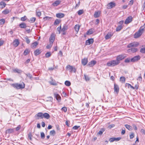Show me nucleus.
Listing matches in <instances>:
<instances>
[{
    "instance_id": "nucleus-32",
    "label": "nucleus",
    "mask_w": 145,
    "mask_h": 145,
    "mask_svg": "<svg viewBox=\"0 0 145 145\" xmlns=\"http://www.w3.org/2000/svg\"><path fill=\"white\" fill-rule=\"evenodd\" d=\"M125 80V77L123 76H121L120 77V81L122 83H124Z\"/></svg>"
},
{
    "instance_id": "nucleus-42",
    "label": "nucleus",
    "mask_w": 145,
    "mask_h": 145,
    "mask_svg": "<svg viewBox=\"0 0 145 145\" xmlns=\"http://www.w3.org/2000/svg\"><path fill=\"white\" fill-rule=\"evenodd\" d=\"M65 84L67 86H69L71 85V82L68 81H66L65 83Z\"/></svg>"
},
{
    "instance_id": "nucleus-37",
    "label": "nucleus",
    "mask_w": 145,
    "mask_h": 145,
    "mask_svg": "<svg viewBox=\"0 0 145 145\" xmlns=\"http://www.w3.org/2000/svg\"><path fill=\"white\" fill-rule=\"evenodd\" d=\"M9 10L8 9H7L3 11L2 13L4 14H6L9 13Z\"/></svg>"
},
{
    "instance_id": "nucleus-15",
    "label": "nucleus",
    "mask_w": 145,
    "mask_h": 145,
    "mask_svg": "<svg viewBox=\"0 0 145 145\" xmlns=\"http://www.w3.org/2000/svg\"><path fill=\"white\" fill-rule=\"evenodd\" d=\"M96 63V61L94 60H93L89 62L88 65L90 67H92Z\"/></svg>"
},
{
    "instance_id": "nucleus-21",
    "label": "nucleus",
    "mask_w": 145,
    "mask_h": 145,
    "mask_svg": "<svg viewBox=\"0 0 145 145\" xmlns=\"http://www.w3.org/2000/svg\"><path fill=\"white\" fill-rule=\"evenodd\" d=\"M64 16V14L62 13H58L56 14V16L58 18H62Z\"/></svg>"
},
{
    "instance_id": "nucleus-46",
    "label": "nucleus",
    "mask_w": 145,
    "mask_h": 145,
    "mask_svg": "<svg viewBox=\"0 0 145 145\" xmlns=\"http://www.w3.org/2000/svg\"><path fill=\"white\" fill-rule=\"evenodd\" d=\"M25 39L26 40V41L27 43L28 44L30 42V40L28 38V37L26 36V37H25Z\"/></svg>"
},
{
    "instance_id": "nucleus-20",
    "label": "nucleus",
    "mask_w": 145,
    "mask_h": 145,
    "mask_svg": "<svg viewBox=\"0 0 145 145\" xmlns=\"http://www.w3.org/2000/svg\"><path fill=\"white\" fill-rule=\"evenodd\" d=\"M43 118L47 119H49L50 117L49 114L47 113H45L44 114H43Z\"/></svg>"
},
{
    "instance_id": "nucleus-27",
    "label": "nucleus",
    "mask_w": 145,
    "mask_h": 145,
    "mask_svg": "<svg viewBox=\"0 0 145 145\" xmlns=\"http://www.w3.org/2000/svg\"><path fill=\"white\" fill-rule=\"evenodd\" d=\"M68 29V26L66 25H64L63 28L61 29V31L64 32L66 30Z\"/></svg>"
},
{
    "instance_id": "nucleus-11",
    "label": "nucleus",
    "mask_w": 145,
    "mask_h": 145,
    "mask_svg": "<svg viewBox=\"0 0 145 145\" xmlns=\"http://www.w3.org/2000/svg\"><path fill=\"white\" fill-rule=\"evenodd\" d=\"M115 6V3L113 2L109 3L107 5V7L108 9H110L114 7Z\"/></svg>"
},
{
    "instance_id": "nucleus-24",
    "label": "nucleus",
    "mask_w": 145,
    "mask_h": 145,
    "mask_svg": "<svg viewBox=\"0 0 145 145\" xmlns=\"http://www.w3.org/2000/svg\"><path fill=\"white\" fill-rule=\"evenodd\" d=\"M61 2V1L59 0L56 1L52 3V5L54 6H57L60 4Z\"/></svg>"
},
{
    "instance_id": "nucleus-52",
    "label": "nucleus",
    "mask_w": 145,
    "mask_h": 145,
    "mask_svg": "<svg viewBox=\"0 0 145 145\" xmlns=\"http://www.w3.org/2000/svg\"><path fill=\"white\" fill-rule=\"evenodd\" d=\"M45 56L46 57H49L51 56V53L50 52H47Z\"/></svg>"
},
{
    "instance_id": "nucleus-25",
    "label": "nucleus",
    "mask_w": 145,
    "mask_h": 145,
    "mask_svg": "<svg viewBox=\"0 0 145 145\" xmlns=\"http://www.w3.org/2000/svg\"><path fill=\"white\" fill-rule=\"evenodd\" d=\"M19 27L22 28H25L26 27V24L24 23H22L19 24Z\"/></svg>"
},
{
    "instance_id": "nucleus-23",
    "label": "nucleus",
    "mask_w": 145,
    "mask_h": 145,
    "mask_svg": "<svg viewBox=\"0 0 145 145\" xmlns=\"http://www.w3.org/2000/svg\"><path fill=\"white\" fill-rule=\"evenodd\" d=\"M80 26L79 25L76 24L74 27V29L77 33L79 30Z\"/></svg>"
},
{
    "instance_id": "nucleus-36",
    "label": "nucleus",
    "mask_w": 145,
    "mask_h": 145,
    "mask_svg": "<svg viewBox=\"0 0 145 145\" xmlns=\"http://www.w3.org/2000/svg\"><path fill=\"white\" fill-rule=\"evenodd\" d=\"M105 130V128H101V129L99 131V132L98 133V134L100 135H101L103 132Z\"/></svg>"
},
{
    "instance_id": "nucleus-59",
    "label": "nucleus",
    "mask_w": 145,
    "mask_h": 145,
    "mask_svg": "<svg viewBox=\"0 0 145 145\" xmlns=\"http://www.w3.org/2000/svg\"><path fill=\"white\" fill-rule=\"evenodd\" d=\"M80 127V126H74L72 128L75 130H77V129L78 128H79Z\"/></svg>"
},
{
    "instance_id": "nucleus-6",
    "label": "nucleus",
    "mask_w": 145,
    "mask_h": 145,
    "mask_svg": "<svg viewBox=\"0 0 145 145\" xmlns=\"http://www.w3.org/2000/svg\"><path fill=\"white\" fill-rule=\"evenodd\" d=\"M139 45V43L137 42H134L129 44L128 45L127 47L128 48H131L133 47H137Z\"/></svg>"
},
{
    "instance_id": "nucleus-49",
    "label": "nucleus",
    "mask_w": 145,
    "mask_h": 145,
    "mask_svg": "<svg viewBox=\"0 0 145 145\" xmlns=\"http://www.w3.org/2000/svg\"><path fill=\"white\" fill-rule=\"evenodd\" d=\"M130 60H131V59L130 58H128L125 60L124 61L126 63H129L130 61Z\"/></svg>"
},
{
    "instance_id": "nucleus-40",
    "label": "nucleus",
    "mask_w": 145,
    "mask_h": 145,
    "mask_svg": "<svg viewBox=\"0 0 145 145\" xmlns=\"http://www.w3.org/2000/svg\"><path fill=\"white\" fill-rule=\"evenodd\" d=\"M60 22V20H59L58 19H57L55 20L54 23V25H56L59 24Z\"/></svg>"
},
{
    "instance_id": "nucleus-35",
    "label": "nucleus",
    "mask_w": 145,
    "mask_h": 145,
    "mask_svg": "<svg viewBox=\"0 0 145 145\" xmlns=\"http://www.w3.org/2000/svg\"><path fill=\"white\" fill-rule=\"evenodd\" d=\"M13 71L15 72H17L18 73H20L22 72L21 70L17 68L13 69Z\"/></svg>"
},
{
    "instance_id": "nucleus-14",
    "label": "nucleus",
    "mask_w": 145,
    "mask_h": 145,
    "mask_svg": "<svg viewBox=\"0 0 145 145\" xmlns=\"http://www.w3.org/2000/svg\"><path fill=\"white\" fill-rule=\"evenodd\" d=\"M19 44V42L18 39H15L13 42V44L14 47H16Z\"/></svg>"
},
{
    "instance_id": "nucleus-16",
    "label": "nucleus",
    "mask_w": 145,
    "mask_h": 145,
    "mask_svg": "<svg viewBox=\"0 0 145 145\" xmlns=\"http://www.w3.org/2000/svg\"><path fill=\"white\" fill-rule=\"evenodd\" d=\"M88 62V59L86 58H85L82 60V63L84 65H86Z\"/></svg>"
},
{
    "instance_id": "nucleus-28",
    "label": "nucleus",
    "mask_w": 145,
    "mask_h": 145,
    "mask_svg": "<svg viewBox=\"0 0 145 145\" xmlns=\"http://www.w3.org/2000/svg\"><path fill=\"white\" fill-rule=\"evenodd\" d=\"M6 5V4L3 2H1L0 3V8H3Z\"/></svg>"
},
{
    "instance_id": "nucleus-29",
    "label": "nucleus",
    "mask_w": 145,
    "mask_h": 145,
    "mask_svg": "<svg viewBox=\"0 0 145 145\" xmlns=\"http://www.w3.org/2000/svg\"><path fill=\"white\" fill-rule=\"evenodd\" d=\"M93 29H89L86 32V34L88 35L92 34L93 33Z\"/></svg>"
},
{
    "instance_id": "nucleus-55",
    "label": "nucleus",
    "mask_w": 145,
    "mask_h": 145,
    "mask_svg": "<svg viewBox=\"0 0 145 145\" xmlns=\"http://www.w3.org/2000/svg\"><path fill=\"white\" fill-rule=\"evenodd\" d=\"M47 101H52L53 100V98L52 97H47Z\"/></svg>"
},
{
    "instance_id": "nucleus-5",
    "label": "nucleus",
    "mask_w": 145,
    "mask_h": 145,
    "mask_svg": "<svg viewBox=\"0 0 145 145\" xmlns=\"http://www.w3.org/2000/svg\"><path fill=\"white\" fill-rule=\"evenodd\" d=\"M66 70H69L70 72H76V69L75 68L69 65H68L66 67Z\"/></svg>"
},
{
    "instance_id": "nucleus-7",
    "label": "nucleus",
    "mask_w": 145,
    "mask_h": 145,
    "mask_svg": "<svg viewBox=\"0 0 145 145\" xmlns=\"http://www.w3.org/2000/svg\"><path fill=\"white\" fill-rule=\"evenodd\" d=\"M43 113L42 112H39L35 116V117L37 120L42 119L43 118Z\"/></svg>"
},
{
    "instance_id": "nucleus-22",
    "label": "nucleus",
    "mask_w": 145,
    "mask_h": 145,
    "mask_svg": "<svg viewBox=\"0 0 145 145\" xmlns=\"http://www.w3.org/2000/svg\"><path fill=\"white\" fill-rule=\"evenodd\" d=\"M38 44L37 42L35 41L32 43L31 45V47L32 48H35Z\"/></svg>"
},
{
    "instance_id": "nucleus-48",
    "label": "nucleus",
    "mask_w": 145,
    "mask_h": 145,
    "mask_svg": "<svg viewBox=\"0 0 145 145\" xmlns=\"http://www.w3.org/2000/svg\"><path fill=\"white\" fill-rule=\"evenodd\" d=\"M40 135L41 138L42 139H44V138L45 136L44 133L43 132H41Z\"/></svg>"
},
{
    "instance_id": "nucleus-39",
    "label": "nucleus",
    "mask_w": 145,
    "mask_h": 145,
    "mask_svg": "<svg viewBox=\"0 0 145 145\" xmlns=\"http://www.w3.org/2000/svg\"><path fill=\"white\" fill-rule=\"evenodd\" d=\"M122 28V26L121 25H120L118 26L116 28V30L117 31H119Z\"/></svg>"
},
{
    "instance_id": "nucleus-54",
    "label": "nucleus",
    "mask_w": 145,
    "mask_h": 145,
    "mask_svg": "<svg viewBox=\"0 0 145 145\" xmlns=\"http://www.w3.org/2000/svg\"><path fill=\"white\" fill-rule=\"evenodd\" d=\"M61 26L60 25L59 27H58L57 28V31L59 32V34L60 33V31L61 30Z\"/></svg>"
},
{
    "instance_id": "nucleus-57",
    "label": "nucleus",
    "mask_w": 145,
    "mask_h": 145,
    "mask_svg": "<svg viewBox=\"0 0 145 145\" xmlns=\"http://www.w3.org/2000/svg\"><path fill=\"white\" fill-rule=\"evenodd\" d=\"M36 18H32L30 19V21L31 23H33L35 21Z\"/></svg>"
},
{
    "instance_id": "nucleus-38",
    "label": "nucleus",
    "mask_w": 145,
    "mask_h": 145,
    "mask_svg": "<svg viewBox=\"0 0 145 145\" xmlns=\"http://www.w3.org/2000/svg\"><path fill=\"white\" fill-rule=\"evenodd\" d=\"M125 126L126 128L129 130H132V127L131 126L128 125H125Z\"/></svg>"
},
{
    "instance_id": "nucleus-4",
    "label": "nucleus",
    "mask_w": 145,
    "mask_h": 145,
    "mask_svg": "<svg viewBox=\"0 0 145 145\" xmlns=\"http://www.w3.org/2000/svg\"><path fill=\"white\" fill-rule=\"evenodd\" d=\"M127 55L125 54H123L119 55L116 56V59L120 63V61L124 59L125 58L127 57Z\"/></svg>"
},
{
    "instance_id": "nucleus-34",
    "label": "nucleus",
    "mask_w": 145,
    "mask_h": 145,
    "mask_svg": "<svg viewBox=\"0 0 145 145\" xmlns=\"http://www.w3.org/2000/svg\"><path fill=\"white\" fill-rule=\"evenodd\" d=\"M100 12L99 11L95 12L94 14L95 17L96 18L99 17L100 16Z\"/></svg>"
},
{
    "instance_id": "nucleus-33",
    "label": "nucleus",
    "mask_w": 145,
    "mask_h": 145,
    "mask_svg": "<svg viewBox=\"0 0 145 145\" xmlns=\"http://www.w3.org/2000/svg\"><path fill=\"white\" fill-rule=\"evenodd\" d=\"M36 14L37 16L40 17L41 15V12L39 10H36Z\"/></svg>"
},
{
    "instance_id": "nucleus-44",
    "label": "nucleus",
    "mask_w": 145,
    "mask_h": 145,
    "mask_svg": "<svg viewBox=\"0 0 145 145\" xmlns=\"http://www.w3.org/2000/svg\"><path fill=\"white\" fill-rule=\"evenodd\" d=\"M84 12V11L82 10H79L78 12V14L79 15H80L82 14Z\"/></svg>"
},
{
    "instance_id": "nucleus-10",
    "label": "nucleus",
    "mask_w": 145,
    "mask_h": 145,
    "mask_svg": "<svg viewBox=\"0 0 145 145\" xmlns=\"http://www.w3.org/2000/svg\"><path fill=\"white\" fill-rule=\"evenodd\" d=\"M55 39L54 34H52L49 38V42L53 43Z\"/></svg>"
},
{
    "instance_id": "nucleus-53",
    "label": "nucleus",
    "mask_w": 145,
    "mask_h": 145,
    "mask_svg": "<svg viewBox=\"0 0 145 145\" xmlns=\"http://www.w3.org/2000/svg\"><path fill=\"white\" fill-rule=\"evenodd\" d=\"M137 80H138L139 81L141 82L142 80V78L141 76V74H140L138 78H137Z\"/></svg>"
},
{
    "instance_id": "nucleus-45",
    "label": "nucleus",
    "mask_w": 145,
    "mask_h": 145,
    "mask_svg": "<svg viewBox=\"0 0 145 145\" xmlns=\"http://www.w3.org/2000/svg\"><path fill=\"white\" fill-rule=\"evenodd\" d=\"M29 51L27 49L25 50L24 52V55L25 56L27 55L29 53Z\"/></svg>"
},
{
    "instance_id": "nucleus-12",
    "label": "nucleus",
    "mask_w": 145,
    "mask_h": 145,
    "mask_svg": "<svg viewBox=\"0 0 145 145\" xmlns=\"http://www.w3.org/2000/svg\"><path fill=\"white\" fill-rule=\"evenodd\" d=\"M94 40L93 39H89L86 41V45H89L92 44Z\"/></svg>"
},
{
    "instance_id": "nucleus-8",
    "label": "nucleus",
    "mask_w": 145,
    "mask_h": 145,
    "mask_svg": "<svg viewBox=\"0 0 145 145\" xmlns=\"http://www.w3.org/2000/svg\"><path fill=\"white\" fill-rule=\"evenodd\" d=\"M132 17L131 16L128 17L126 19L125 23L126 24H128L132 21Z\"/></svg>"
},
{
    "instance_id": "nucleus-26",
    "label": "nucleus",
    "mask_w": 145,
    "mask_h": 145,
    "mask_svg": "<svg viewBox=\"0 0 145 145\" xmlns=\"http://www.w3.org/2000/svg\"><path fill=\"white\" fill-rule=\"evenodd\" d=\"M41 50L38 49L36 50L34 52V54L35 55L37 56L41 53Z\"/></svg>"
},
{
    "instance_id": "nucleus-2",
    "label": "nucleus",
    "mask_w": 145,
    "mask_h": 145,
    "mask_svg": "<svg viewBox=\"0 0 145 145\" xmlns=\"http://www.w3.org/2000/svg\"><path fill=\"white\" fill-rule=\"evenodd\" d=\"M11 86L17 89H22L25 88V84L23 83L22 84L18 83L12 84Z\"/></svg>"
},
{
    "instance_id": "nucleus-60",
    "label": "nucleus",
    "mask_w": 145,
    "mask_h": 145,
    "mask_svg": "<svg viewBox=\"0 0 145 145\" xmlns=\"http://www.w3.org/2000/svg\"><path fill=\"white\" fill-rule=\"evenodd\" d=\"M61 110L65 112H66L67 111V109L66 107H63L61 108Z\"/></svg>"
},
{
    "instance_id": "nucleus-9",
    "label": "nucleus",
    "mask_w": 145,
    "mask_h": 145,
    "mask_svg": "<svg viewBox=\"0 0 145 145\" xmlns=\"http://www.w3.org/2000/svg\"><path fill=\"white\" fill-rule=\"evenodd\" d=\"M140 59V57L139 56H136L131 59V61L135 62L139 60Z\"/></svg>"
},
{
    "instance_id": "nucleus-17",
    "label": "nucleus",
    "mask_w": 145,
    "mask_h": 145,
    "mask_svg": "<svg viewBox=\"0 0 145 145\" xmlns=\"http://www.w3.org/2000/svg\"><path fill=\"white\" fill-rule=\"evenodd\" d=\"M137 50V49L136 48H131L128 50L129 52L134 53L136 52Z\"/></svg>"
},
{
    "instance_id": "nucleus-19",
    "label": "nucleus",
    "mask_w": 145,
    "mask_h": 145,
    "mask_svg": "<svg viewBox=\"0 0 145 145\" xmlns=\"http://www.w3.org/2000/svg\"><path fill=\"white\" fill-rule=\"evenodd\" d=\"M114 91L117 93L119 91V88L118 86L116 84H114Z\"/></svg>"
},
{
    "instance_id": "nucleus-50",
    "label": "nucleus",
    "mask_w": 145,
    "mask_h": 145,
    "mask_svg": "<svg viewBox=\"0 0 145 145\" xmlns=\"http://www.w3.org/2000/svg\"><path fill=\"white\" fill-rule=\"evenodd\" d=\"M50 84L52 85L56 86L57 85V83L55 82H54V81H53V80L51 81L50 82Z\"/></svg>"
},
{
    "instance_id": "nucleus-58",
    "label": "nucleus",
    "mask_w": 145,
    "mask_h": 145,
    "mask_svg": "<svg viewBox=\"0 0 145 145\" xmlns=\"http://www.w3.org/2000/svg\"><path fill=\"white\" fill-rule=\"evenodd\" d=\"M140 52L142 53H145V48H142L140 50Z\"/></svg>"
},
{
    "instance_id": "nucleus-61",
    "label": "nucleus",
    "mask_w": 145,
    "mask_h": 145,
    "mask_svg": "<svg viewBox=\"0 0 145 145\" xmlns=\"http://www.w3.org/2000/svg\"><path fill=\"white\" fill-rule=\"evenodd\" d=\"M32 135L31 133H29L28 135V138L30 139V140H32Z\"/></svg>"
},
{
    "instance_id": "nucleus-13",
    "label": "nucleus",
    "mask_w": 145,
    "mask_h": 145,
    "mask_svg": "<svg viewBox=\"0 0 145 145\" xmlns=\"http://www.w3.org/2000/svg\"><path fill=\"white\" fill-rule=\"evenodd\" d=\"M113 35V33L111 32H109L105 36V38L106 39H108L110 38Z\"/></svg>"
},
{
    "instance_id": "nucleus-56",
    "label": "nucleus",
    "mask_w": 145,
    "mask_h": 145,
    "mask_svg": "<svg viewBox=\"0 0 145 145\" xmlns=\"http://www.w3.org/2000/svg\"><path fill=\"white\" fill-rule=\"evenodd\" d=\"M27 18L26 16H24V17H22L21 20L22 21H24Z\"/></svg>"
},
{
    "instance_id": "nucleus-63",
    "label": "nucleus",
    "mask_w": 145,
    "mask_h": 145,
    "mask_svg": "<svg viewBox=\"0 0 145 145\" xmlns=\"http://www.w3.org/2000/svg\"><path fill=\"white\" fill-rule=\"evenodd\" d=\"M133 3V0H131L129 3V5H132Z\"/></svg>"
},
{
    "instance_id": "nucleus-64",
    "label": "nucleus",
    "mask_w": 145,
    "mask_h": 145,
    "mask_svg": "<svg viewBox=\"0 0 145 145\" xmlns=\"http://www.w3.org/2000/svg\"><path fill=\"white\" fill-rule=\"evenodd\" d=\"M134 134L133 133H131L130 135V139H132L134 137Z\"/></svg>"
},
{
    "instance_id": "nucleus-18",
    "label": "nucleus",
    "mask_w": 145,
    "mask_h": 145,
    "mask_svg": "<svg viewBox=\"0 0 145 145\" xmlns=\"http://www.w3.org/2000/svg\"><path fill=\"white\" fill-rule=\"evenodd\" d=\"M14 131V129L10 128L7 130L6 133L10 134L13 133Z\"/></svg>"
},
{
    "instance_id": "nucleus-62",
    "label": "nucleus",
    "mask_w": 145,
    "mask_h": 145,
    "mask_svg": "<svg viewBox=\"0 0 145 145\" xmlns=\"http://www.w3.org/2000/svg\"><path fill=\"white\" fill-rule=\"evenodd\" d=\"M114 141H115L114 138H111L109 139V141L110 142H112Z\"/></svg>"
},
{
    "instance_id": "nucleus-1",
    "label": "nucleus",
    "mask_w": 145,
    "mask_h": 145,
    "mask_svg": "<svg viewBox=\"0 0 145 145\" xmlns=\"http://www.w3.org/2000/svg\"><path fill=\"white\" fill-rule=\"evenodd\" d=\"M145 25V24H144ZM144 25L140 27L139 30L134 35V37L135 38H137L140 37L143 33L144 29Z\"/></svg>"
},
{
    "instance_id": "nucleus-41",
    "label": "nucleus",
    "mask_w": 145,
    "mask_h": 145,
    "mask_svg": "<svg viewBox=\"0 0 145 145\" xmlns=\"http://www.w3.org/2000/svg\"><path fill=\"white\" fill-rule=\"evenodd\" d=\"M50 134L51 135L54 136L56 134V132L54 130H52L50 132Z\"/></svg>"
},
{
    "instance_id": "nucleus-43",
    "label": "nucleus",
    "mask_w": 145,
    "mask_h": 145,
    "mask_svg": "<svg viewBox=\"0 0 145 145\" xmlns=\"http://www.w3.org/2000/svg\"><path fill=\"white\" fill-rule=\"evenodd\" d=\"M5 22V20L4 19H2L0 20V24L2 25L4 24Z\"/></svg>"
},
{
    "instance_id": "nucleus-30",
    "label": "nucleus",
    "mask_w": 145,
    "mask_h": 145,
    "mask_svg": "<svg viewBox=\"0 0 145 145\" xmlns=\"http://www.w3.org/2000/svg\"><path fill=\"white\" fill-rule=\"evenodd\" d=\"M25 75L29 77V78H30L31 80H33V77L32 76V75L29 73H27L25 74Z\"/></svg>"
},
{
    "instance_id": "nucleus-3",
    "label": "nucleus",
    "mask_w": 145,
    "mask_h": 145,
    "mask_svg": "<svg viewBox=\"0 0 145 145\" xmlns=\"http://www.w3.org/2000/svg\"><path fill=\"white\" fill-rule=\"evenodd\" d=\"M119 63L116 59V60H113L108 62L107 63V65L108 66H114L118 65Z\"/></svg>"
},
{
    "instance_id": "nucleus-31",
    "label": "nucleus",
    "mask_w": 145,
    "mask_h": 145,
    "mask_svg": "<svg viewBox=\"0 0 145 145\" xmlns=\"http://www.w3.org/2000/svg\"><path fill=\"white\" fill-rule=\"evenodd\" d=\"M54 95L57 100L58 101H59L61 100V97L58 94H54Z\"/></svg>"
},
{
    "instance_id": "nucleus-47",
    "label": "nucleus",
    "mask_w": 145,
    "mask_h": 145,
    "mask_svg": "<svg viewBox=\"0 0 145 145\" xmlns=\"http://www.w3.org/2000/svg\"><path fill=\"white\" fill-rule=\"evenodd\" d=\"M52 44H53L52 43H51L50 42L49 44L48 45L46 46L47 48L49 49V48H51L52 47Z\"/></svg>"
},
{
    "instance_id": "nucleus-51",
    "label": "nucleus",
    "mask_w": 145,
    "mask_h": 145,
    "mask_svg": "<svg viewBox=\"0 0 145 145\" xmlns=\"http://www.w3.org/2000/svg\"><path fill=\"white\" fill-rule=\"evenodd\" d=\"M84 76L86 80L87 81H89L90 80L88 76L85 74H84Z\"/></svg>"
}]
</instances>
